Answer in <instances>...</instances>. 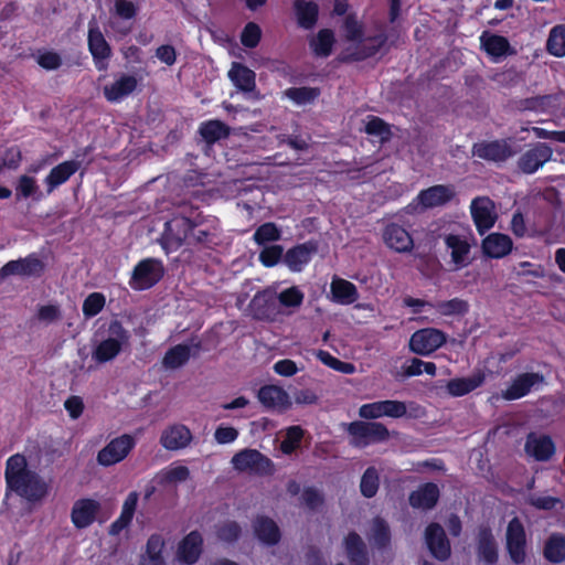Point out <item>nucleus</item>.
<instances>
[{
    "mask_svg": "<svg viewBox=\"0 0 565 565\" xmlns=\"http://www.w3.org/2000/svg\"><path fill=\"white\" fill-rule=\"evenodd\" d=\"M342 547L350 565H370L369 548L358 532L350 531L343 537Z\"/></svg>",
    "mask_w": 565,
    "mask_h": 565,
    "instance_id": "412c9836",
    "label": "nucleus"
},
{
    "mask_svg": "<svg viewBox=\"0 0 565 565\" xmlns=\"http://www.w3.org/2000/svg\"><path fill=\"white\" fill-rule=\"evenodd\" d=\"M259 402L269 408L286 407L288 405V394L286 391L277 385H264L258 391Z\"/></svg>",
    "mask_w": 565,
    "mask_h": 565,
    "instance_id": "c03bdc74",
    "label": "nucleus"
},
{
    "mask_svg": "<svg viewBox=\"0 0 565 565\" xmlns=\"http://www.w3.org/2000/svg\"><path fill=\"white\" fill-rule=\"evenodd\" d=\"M250 306L258 319H269L276 309L274 296L266 291L257 292L252 299Z\"/></svg>",
    "mask_w": 565,
    "mask_h": 565,
    "instance_id": "49530a36",
    "label": "nucleus"
},
{
    "mask_svg": "<svg viewBox=\"0 0 565 565\" xmlns=\"http://www.w3.org/2000/svg\"><path fill=\"white\" fill-rule=\"evenodd\" d=\"M544 375L539 372H524L518 374L510 383V385L502 391V397L505 401L520 399L531 391L544 383Z\"/></svg>",
    "mask_w": 565,
    "mask_h": 565,
    "instance_id": "ddd939ff",
    "label": "nucleus"
},
{
    "mask_svg": "<svg viewBox=\"0 0 565 565\" xmlns=\"http://www.w3.org/2000/svg\"><path fill=\"white\" fill-rule=\"evenodd\" d=\"M100 509V502L95 499H77L71 509V521L77 530L87 529L97 521Z\"/></svg>",
    "mask_w": 565,
    "mask_h": 565,
    "instance_id": "4468645a",
    "label": "nucleus"
},
{
    "mask_svg": "<svg viewBox=\"0 0 565 565\" xmlns=\"http://www.w3.org/2000/svg\"><path fill=\"white\" fill-rule=\"evenodd\" d=\"M139 494L136 491H131L124 501L120 515L110 524L109 534L119 535L122 530L128 527L134 519Z\"/></svg>",
    "mask_w": 565,
    "mask_h": 565,
    "instance_id": "e433bc0d",
    "label": "nucleus"
},
{
    "mask_svg": "<svg viewBox=\"0 0 565 565\" xmlns=\"http://www.w3.org/2000/svg\"><path fill=\"white\" fill-rule=\"evenodd\" d=\"M199 134L207 145H214L230 136V127L218 119H211L200 125Z\"/></svg>",
    "mask_w": 565,
    "mask_h": 565,
    "instance_id": "37998d69",
    "label": "nucleus"
},
{
    "mask_svg": "<svg viewBox=\"0 0 565 565\" xmlns=\"http://www.w3.org/2000/svg\"><path fill=\"white\" fill-rule=\"evenodd\" d=\"M471 216L478 233L483 235L495 223V216L492 213V202L486 198L475 199L471 202Z\"/></svg>",
    "mask_w": 565,
    "mask_h": 565,
    "instance_id": "a878e982",
    "label": "nucleus"
},
{
    "mask_svg": "<svg viewBox=\"0 0 565 565\" xmlns=\"http://www.w3.org/2000/svg\"><path fill=\"white\" fill-rule=\"evenodd\" d=\"M445 245L451 250V262L457 268H462L469 265L471 246L466 238L456 234H448L445 237Z\"/></svg>",
    "mask_w": 565,
    "mask_h": 565,
    "instance_id": "4c0bfd02",
    "label": "nucleus"
},
{
    "mask_svg": "<svg viewBox=\"0 0 565 565\" xmlns=\"http://www.w3.org/2000/svg\"><path fill=\"white\" fill-rule=\"evenodd\" d=\"M486 380L482 372H477L468 377L452 379L447 383V391L451 396H463L480 387Z\"/></svg>",
    "mask_w": 565,
    "mask_h": 565,
    "instance_id": "58836bf2",
    "label": "nucleus"
},
{
    "mask_svg": "<svg viewBox=\"0 0 565 565\" xmlns=\"http://www.w3.org/2000/svg\"><path fill=\"white\" fill-rule=\"evenodd\" d=\"M525 451L537 461H547L555 454V444L547 435L536 437L530 434L525 443Z\"/></svg>",
    "mask_w": 565,
    "mask_h": 565,
    "instance_id": "2f4dec72",
    "label": "nucleus"
},
{
    "mask_svg": "<svg viewBox=\"0 0 565 565\" xmlns=\"http://www.w3.org/2000/svg\"><path fill=\"white\" fill-rule=\"evenodd\" d=\"M232 465L239 472H249L256 476H269L274 470V463L267 456L250 448L236 452L232 458Z\"/></svg>",
    "mask_w": 565,
    "mask_h": 565,
    "instance_id": "0eeeda50",
    "label": "nucleus"
},
{
    "mask_svg": "<svg viewBox=\"0 0 565 565\" xmlns=\"http://www.w3.org/2000/svg\"><path fill=\"white\" fill-rule=\"evenodd\" d=\"M164 273L162 260L143 258L135 265L128 284L136 291L148 290L163 278Z\"/></svg>",
    "mask_w": 565,
    "mask_h": 565,
    "instance_id": "39448f33",
    "label": "nucleus"
},
{
    "mask_svg": "<svg viewBox=\"0 0 565 565\" xmlns=\"http://www.w3.org/2000/svg\"><path fill=\"white\" fill-rule=\"evenodd\" d=\"M242 534V527L236 521H227L217 529V536L226 543L236 542Z\"/></svg>",
    "mask_w": 565,
    "mask_h": 565,
    "instance_id": "e2e57ef3",
    "label": "nucleus"
},
{
    "mask_svg": "<svg viewBox=\"0 0 565 565\" xmlns=\"http://www.w3.org/2000/svg\"><path fill=\"white\" fill-rule=\"evenodd\" d=\"M253 529L255 536L265 545L274 546L281 539L279 526L267 515H257L254 520Z\"/></svg>",
    "mask_w": 565,
    "mask_h": 565,
    "instance_id": "c85d7f7f",
    "label": "nucleus"
},
{
    "mask_svg": "<svg viewBox=\"0 0 565 565\" xmlns=\"http://www.w3.org/2000/svg\"><path fill=\"white\" fill-rule=\"evenodd\" d=\"M380 488V473L373 466L367 467L363 472L360 481V492L366 499L376 495Z\"/></svg>",
    "mask_w": 565,
    "mask_h": 565,
    "instance_id": "8fccbe9b",
    "label": "nucleus"
},
{
    "mask_svg": "<svg viewBox=\"0 0 565 565\" xmlns=\"http://www.w3.org/2000/svg\"><path fill=\"white\" fill-rule=\"evenodd\" d=\"M335 44V35L331 29H321L309 40V47L313 55L318 57H328L331 55Z\"/></svg>",
    "mask_w": 565,
    "mask_h": 565,
    "instance_id": "79ce46f5",
    "label": "nucleus"
},
{
    "mask_svg": "<svg viewBox=\"0 0 565 565\" xmlns=\"http://www.w3.org/2000/svg\"><path fill=\"white\" fill-rule=\"evenodd\" d=\"M391 529L387 522L380 516L374 518L371 533L373 547L381 552L386 551L391 547Z\"/></svg>",
    "mask_w": 565,
    "mask_h": 565,
    "instance_id": "a18cd8bd",
    "label": "nucleus"
},
{
    "mask_svg": "<svg viewBox=\"0 0 565 565\" xmlns=\"http://www.w3.org/2000/svg\"><path fill=\"white\" fill-rule=\"evenodd\" d=\"M297 23L301 29L311 30L319 19V6L315 1L295 0L292 3Z\"/></svg>",
    "mask_w": 565,
    "mask_h": 565,
    "instance_id": "f704fd0d",
    "label": "nucleus"
},
{
    "mask_svg": "<svg viewBox=\"0 0 565 565\" xmlns=\"http://www.w3.org/2000/svg\"><path fill=\"white\" fill-rule=\"evenodd\" d=\"M332 301L339 305L349 306L359 299L356 286L343 278L334 277L330 285Z\"/></svg>",
    "mask_w": 565,
    "mask_h": 565,
    "instance_id": "c9c22d12",
    "label": "nucleus"
},
{
    "mask_svg": "<svg viewBox=\"0 0 565 565\" xmlns=\"http://www.w3.org/2000/svg\"><path fill=\"white\" fill-rule=\"evenodd\" d=\"M87 45L95 67L99 72L107 71L113 54L111 46L94 19L88 23Z\"/></svg>",
    "mask_w": 565,
    "mask_h": 565,
    "instance_id": "6e6552de",
    "label": "nucleus"
},
{
    "mask_svg": "<svg viewBox=\"0 0 565 565\" xmlns=\"http://www.w3.org/2000/svg\"><path fill=\"white\" fill-rule=\"evenodd\" d=\"M385 245L396 253H408L414 247L412 235L406 228L396 223H390L383 231Z\"/></svg>",
    "mask_w": 565,
    "mask_h": 565,
    "instance_id": "4be33fe9",
    "label": "nucleus"
},
{
    "mask_svg": "<svg viewBox=\"0 0 565 565\" xmlns=\"http://www.w3.org/2000/svg\"><path fill=\"white\" fill-rule=\"evenodd\" d=\"M318 252V243L313 239L297 244L284 255V264L294 273H300Z\"/></svg>",
    "mask_w": 565,
    "mask_h": 565,
    "instance_id": "a211bd4d",
    "label": "nucleus"
},
{
    "mask_svg": "<svg viewBox=\"0 0 565 565\" xmlns=\"http://www.w3.org/2000/svg\"><path fill=\"white\" fill-rule=\"evenodd\" d=\"M439 497L438 486L434 482H426L409 493L408 502L412 508L426 511L436 507Z\"/></svg>",
    "mask_w": 565,
    "mask_h": 565,
    "instance_id": "bb28decb",
    "label": "nucleus"
},
{
    "mask_svg": "<svg viewBox=\"0 0 565 565\" xmlns=\"http://www.w3.org/2000/svg\"><path fill=\"white\" fill-rule=\"evenodd\" d=\"M44 271L43 262L32 253L24 258L9 260L0 268V279L9 276H41Z\"/></svg>",
    "mask_w": 565,
    "mask_h": 565,
    "instance_id": "f3484780",
    "label": "nucleus"
},
{
    "mask_svg": "<svg viewBox=\"0 0 565 565\" xmlns=\"http://www.w3.org/2000/svg\"><path fill=\"white\" fill-rule=\"evenodd\" d=\"M543 557L552 564L565 562V534L554 532L548 535L543 545Z\"/></svg>",
    "mask_w": 565,
    "mask_h": 565,
    "instance_id": "ea45409f",
    "label": "nucleus"
},
{
    "mask_svg": "<svg viewBox=\"0 0 565 565\" xmlns=\"http://www.w3.org/2000/svg\"><path fill=\"white\" fill-rule=\"evenodd\" d=\"M371 42L370 45H359L355 50L342 57L343 62H360L375 56L387 43L388 36L383 31L366 38Z\"/></svg>",
    "mask_w": 565,
    "mask_h": 565,
    "instance_id": "c756f323",
    "label": "nucleus"
},
{
    "mask_svg": "<svg viewBox=\"0 0 565 565\" xmlns=\"http://www.w3.org/2000/svg\"><path fill=\"white\" fill-rule=\"evenodd\" d=\"M36 317L42 322L52 323L62 318V312L57 305H43L39 307Z\"/></svg>",
    "mask_w": 565,
    "mask_h": 565,
    "instance_id": "338daca9",
    "label": "nucleus"
},
{
    "mask_svg": "<svg viewBox=\"0 0 565 565\" xmlns=\"http://www.w3.org/2000/svg\"><path fill=\"white\" fill-rule=\"evenodd\" d=\"M262 29L256 22H247L241 32V43L246 49H255L262 40Z\"/></svg>",
    "mask_w": 565,
    "mask_h": 565,
    "instance_id": "13d9d810",
    "label": "nucleus"
},
{
    "mask_svg": "<svg viewBox=\"0 0 565 565\" xmlns=\"http://www.w3.org/2000/svg\"><path fill=\"white\" fill-rule=\"evenodd\" d=\"M38 64L45 71H55L62 65V57L57 52L44 51L38 55Z\"/></svg>",
    "mask_w": 565,
    "mask_h": 565,
    "instance_id": "69168bd1",
    "label": "nucleus"
},
{
    "mask_svg": "<svg viewBox=\"0 0 565 565\" xmlns=\"http://www.w3.org/2000/svg\"><path fill=\"white\" fill-rule=\"evenodd\" d=\"M546 50L553 56H565V24L552 28L546 41Z\"/></svg>",
    "mask_w": 565,
    "mask_h": 565,
    "instance_id": "3c124183",
    "label": "nucleus"
},
{
    "mask_svg": "<svg viewBox=\"0 0 565 565\" xmlns=\"http://www.w3.org/2000/svg\"><path fill=\"white\" fill-rule=\"evenodd\" d=\"M203 536L198 530L191 531L179 543L178 558L188 565L196 563L203 552Z\"/></svg>",
    "mask_w": 565,
    "mask_h": 565,
    "instance_id": "5701e85b",
    "label": "nucleus"
},
{
    "mask_svg": "<svg viewBox=\"0 0 565 565\" xmlns=\"http://www.w3.org/2000/svg\"><path fill=\"white\" fill-rule=\"evenodd\" d=\"M235 87L244 93H250L256 87V74L241 62H233L227 73Z\"/></svg>",
    "mask_w": 565,
    "mask_h": 565,
    "instance_id": "72a5a7b5",
    "label": "nucleus"
},
{
    "mask_svg": "<svg viewBox=\"0 0 565 565\" xmlns=\"http://www.w3.org/2000/svg\"><path fill=\"white\" fill-rule=\"evenodd\" d=\"M552 148L543 142H537L527 149L518 160V168L526 174H532L551 160Z\"/></svg>",
    "mask_w": 565,
    "mask_h": 565,
    "instance_id": "6ab92c4d",
    "label": "nucleus"
},
{
    "mask_svg": "<svg viewBox=\"0 0 565 565\" xmlns=\"http://www.w3.org/2000/svg\"><path fill=\"white\" fill-rule=\"evenodd\" d=\"M526 502L529 505L542 511H552L558 505L562 507V500L552 495L530 494Z\"/></svg>",
    "mask_w": 565,
    "mask_h": 565,
    "instance_id": "052dcab7",
    "label": "nucleus"
},
{
    "mask_svg": "<svg viewBox=\"0 0 565 565\" xmlns=\"http://www.w3.org/2000/svg\"><path fill=\"white\" fill-rule=\"evenodd\" d=\"M476 554L478 561L486 565H494L499 561V548L492 529L481 524L476 535Z\"/></svg>",
    "mask_w": 565,
    "mask_h": 565,
    "instance_id": "2eb2a0df",
    "label": "nucleus"
},
{
    "mask_svg": "<svg viewBox=\"0 0 565 565\" xmlns=\"http://www.w3.org/2000/svg\"><path fill=\"white\" fill-rule=\"evenodd\" d=\"M446 343L445 332L435 328L415 331L409 339V349L418 355H429Z\"/></svg>",
    "mask_w": 565,
    "mask_h": 565,
    "instance_id": "9b49d317",
    "label": "nucleus"
},
{
    "mask_svg": "<svg viewBox=\"0 0 565 565\" xmlns=\"http://www.w3.org/2000/svg\"><path fill=\"white\" fill-rule=\"evenodd\" d=\"M305 436V429L299 425L290 426L286 429L285 438L280 443V450L285 455L294 454L301 445Z\"/></svg>",
    "mask_w": 565,
    "mask_h": 565,
    "instance_id": "603ef678",
    "label": "nucleus"
},
{
    "mask_svg": "<svg viewBox=\"0 0 565 565\" xmlns=\"http://www.w3.org/2000/svg\"><path fill=\"white\" fill-rule=\"evenodd\" d=\"M341 28L347 41L356 42L359 44L364 41V25L358 19L356 13L352 12L347 14Z\"/></svg>",
    "mask_w": 565,
    "mask_h": 565,
    "instance_id": "de8ad7c7",
    "label": "nucleus"
},
{
    "mask_svg": "<svg viewBox=\"0 0 565 565\" xmlns=\"http://www.w3.org/2000/svg\"><path fill=\"white\" fill-rule=\"evenodd\" d=\"M106 305L104 294L95 291L89 294L83 302V315L85 318H93L100 313Z\"/></svg>",
    "mask_w": 565,
    "mask_h": 565,
    "instance_id": "4d7b16f0",
    "label": "nucleus"
},
{
    "mask_svg": "<svg viewBox=\"0 0 565 565\" xmlns=\"http://www.w3.org/2000/svg\"><path fill=\"white\" fill-rule=\"evenodd\" d=\"M350 445L355 448H365L369 445L382 443L388 439L387 427L379 422L355 420L348 425Z\"/></svg>",
    "mask_w": 565,
    "mask_h": 565,
    "instance_id": "20e7f679",
    "label": "nucleus"
},
{
    "mask_svg": "<svg viewBox=\"0 0 565 565\" xmlns=\"http://www.w3.org/2000/svg\"><path fill=\"white\" fill-rule=\"evenodd\" d=\"M33 198L35 201H40L43 198L42 192L39 189V185L33 177L23 174L18 179V184L15 186V199L19 201L21 199Z\"/></svg>",
    "mask_w": 565,
    "mask_h": 565,
    "instance_id": "09e8293b",
    "label": "nucleus"
},
{
    "mask_svg": "<svg viewBox=\"0 0 565 565\" xmlns=\"http://www.w3.org/2000/svg\"><path fill=\"white\" fill-rule=\"evenodd\" d=\"M129 331L119 320H111L107 328V338L96 345L93 351V359L97 363L109 362L122 351L124 347L129 344Z\"/></svg>",
    "mask_w": 565,
    "mask_h": 565,
    "instance_id": "7ed1b4c3",
    "label": "nucleus"
},
{
    "mask_svg": "<svg viewBox=\"0 0 565 565\" xmlns=\"http://www.w3.org/2000/svg\"><path fill=\"white\" fill-rule=\"evenodd\" d=\"M192 348L194 349V355H196L202 348L201 341H198L192 347L180 343L171 347L162 359V364L167 369L175 370L188 363L192 355Z\"/></svg>",
    "mask_w": 565,
    "mask_h": 565,
    "instance_id": "7c9ffc66",
    "label": "nucleus"
},
{
    "mask_svg": "<svg viewBox=\"0 0 565 565\" xmlns=\"http://www.w3.org/2000/svg\"><path fill=\"white\" fill-rule=\"evenodd\" d=\"M4 479L8 489L32 503L42 501L50 491L44 478L28 468L26 458L22 454H14L7 459Z\"/></svg>",
    "mask_w": 565,
    "mask_h": 565,
    "instance_id": "f03ea898",
    "label": "nucleus"
},
{
    "mask_svg": "<svg viewBox=\"0 0 565 565\" xmlns=\"http://www.w3.org/2000/svg\"><path fill=\"white\" fill-rule=\"evenodd\" d=\"M406 414V404L396 399H385L363 404L359 409V415L364 419H377L384 416L391 418H402Z\"/></svg>",
    "mask_w": 565,
    "mask_h": 565,
    "instance_id": "f8f14e48",
    "label": "nucleus"
},
{
    "mask_svg": "<svg viewBox=\"0 0 565 565\" xmlns=\"http://www.w3.org/2000/svg\"><path fill=\"white\" fill-rule=\"evenodd\" d=\"M456 191L451 184H436L422 190L416 200L424 209H434L443 206L452 201Z\"/></svg>",
    "mask_w": 565,
    "mask_h": 565,
    "instance_id": "aec40b11",
    "label": "nucleus"
},
{
    "mask_svg": "<svg viewBox=\"0 0 565 565\" xmlns=\"http://www.w3.org/2000/svg\"><path fill=\"white\" fill-rule=\"evenodd\" d=\"M435 308L443 316H465L469 311V303L460 298H452L437 302Z\"/></svg>",
    "mask_w": 565,
    "mask_h": 565,
    "instance_id": "5fc2aeb1",
    "label": "nucleus"
},
{
    "mask_svg": "<svg viewBox=\"0 0 565 565\" xmlns=\"http://www.w3.org/2000/svg\"><path fill=\"white\" fill-rule=\"evenodd\" d=\"M425 543L430 554L438 561H447L451 554L450 542L444 527L436 522L427 525L425 530Z\"/></svg>",
    "mask_w": 565,
    "mask_h": 565,
    "instance_id": "dca6fc26",
    "label": "nucleus"
},
{
    "mask_svg": "<svg viewBox=\"0 0 565 565\" xmlns=\"http://www.w3.org/2000/svg\"><path fill=\"white\" fill-rule=\"evenodd\" d=\"M516 153L510 139L480 141L472 146V156L491 162H504Z\"/></svg>",
    "mask_w": 565,
    "mask_h": 565,
    "instance_id": "9d476101",
    "label": "nucleus"
},
{
    "mask_svg": "<svg viewBox=\"0 0 565 565\" xmlns=\"http://www.w3.org/2000/svg\"><path fill=\"white\" fill-rule=\"evenodd\" d=\"M136 446V439L129 434H122L111 439L102 448L96 457L98 465L110 467L122 461Z\"/></svg>",
    "mask_w": 565,
    "mask_h": 565,
    "instance_id": "1a4fd4ad",
    "label": "nucleus"
},
{
    "mask_svg": "<svg viewBox=\"0 0 565 565\" xmlns=\"http://www.w3.org/2000/svg\"><path fill=\"white\" fill-rule=\"evenodd\" d=\"M81 168V162L77 160H66L51 169L44 179L46 193L51 194L60 185L67 182Z\"/></svg>",
    "mask_w": 565,
    "mask_h": 565,
    "instance_id": "393cba45",
    "label": "nucleus"
},
{
    "mask_svg": "<svg viewBox=\"0 0 565 565\" xmlns=\"http://www.w3.org/2000/svg\"><path fill=\"white\" fill-rule=\"evenodd\" d=\"M221 244L220 220L204 215L198 206H184L164 223L161 246L167 253L183 245L214 250Z\"/></svg>",
    "mask_w": 565,
    "mask_h": 565,
    "instance_id": "f257e3e1",
    "label": "nucleus"
},
{
    "mask_svg": "<svg viewBox=\"0 0 565 565\" xmlns=\"http://www.w3.org/2000/svg\"><path fill=\"white\" fill-rule=\"evenodd\" d=\"M305 295L303 292L297 287L292 286L287 289H284L278 295V300L281 306L287 308H297L300 307L303 302Z\"/></svg>",
    "mask_w": 565,
    "mask_h": 565,
    "instance_id": "680f3d73",
    "label": "nucleus"
},
{
    "mask_svg": "<svg viewBox=\"0 0 565 565\" xmlns=\"http://www.w3.org/2000/svg\"><path fill=\"white\" fill-rule=\"evenodd\" d=\"M513 241L503 233H490L482 239L481 249L486 257L500 259L511 253Z\"/></svg>",
    "mask_w": 565,
    "mask_h": 565,
    "instance_id": "b1692460",
    "label": "nucleus"
},
{
    "mask_svg": "<svg viewBox=\"0 0 565 565\" xmlns=\"http://www.w3.org/2000/svg\"><path fill=\"white\" fill-rule=\"evenodd\" d=\"M281 237V231L279 227L273 223L267 222L258 226L253 235V238L256 244L265 245L268 242L279 241Z\"/></svg>",
    "mask_w": 565,
    "mask_h": 565,
    "instance_id": "6e6d98bb",
    "label": "nucleus"
},
{
    "mask_svg": "<svg viewBox=\"0 0 565 565\" xmlns=\"http://www.w3.org/2000/svg\"><path fill=\"white\" fill-rule=\"evenodd\" d=\"M365 132L370 136H377L382 139H387L391 136V128L382 118L372 116L366 122Z\"/></svg>",
    "mask_w": 565,
    "mask_h": 565,
    "instance_id": "0e129e2a",
    "label": "nucleus"
},
{
    "mask_svg": "<svg viewBox=\"0 0 565 565\" xmlns=\"http://www.w3.org/2000/svg\"><path fill=\"white\" fill-rule=\"evenodd\" d=\"M192 440L190 429L182 424H174L167 427L160 436V444L167 450H179L185 448Z\"/></svg>",
    "mask_w": 565,
    "mask_h": 565,
    "instance_id": "cd10ccee",
    "label": "nucleus"
},
{
    "mask_svg": "<svg viewBox=\"0 0 565 565\" xmlns=\"http://www.w3.org/2000/svg\"><path fill=\"white\" fill-rule=\"evenodd\" d=\"M284 248L281 245L265 246L259 253V262L265 267H274L280 260L284 262Z\"/></svg>",
    "mask_w": 565,
    "mask_h": 565,
    "instance_id": "bf43d9fd",
    "label": "nucleus"
},
{
    "mask_svg": "<svg viewBox=\"0 0 565 565\" xmlns=\"http://www.w3.org/2000/svg\"><path fill=\"white\" fill-rule=\"evenodd\" d=\"M480 40L486 53L494 58H500L514 53L509 40L503 35H487V33L484 32L480 36Z\"/></svg>",
    "mask_w": 565,
    "mask_h": 565,
    "instance_id": "a19ab883",
    "label": "nucleus"
},
{
    "mask_svg": "<svg viewBox=\"0 0 565 565\" xmlns=\"http://www.w3.org/2000/svg\"><path fill=\"white\" fill-rule=\"evenodd\" d=\"M138 81L134 75H121L110 85L104 86L103 93L109 103H117L129 96L137 88Z\"/></svg>",
    "mask_w": 565,
    "mask_h": 565,
    "instance_id": "473e14b6",
    "label": "nucleus"
},
{
    "mask_svg": "<svg viewBox=\"0 0 565 565\" xmlns=\"http://www.w3.org/2000/svg\"><path fill=\"white\" fill-rule=\"evenodd\" d=\"M320 93L318 87H289L285 90V96L297 105H306L317 99Z\"/></svg>",
    "mask_w": 565,
    "mask_h": 565,
    "instance_id": "864d4df0",
    "label": "nucleus"
},
{
    "mask_svg": "<svg viewBox=\"0 0 565 565\" xmlns=\"http://www.w3.org/2000/svg\"><path fill=\"white\" fill-rule=\"evenodd\" d=\"M164 547V541L159 534H152L147 541L146 553L148 558H163L162 551Z\"/></svg>",
    "mask_w": 565,
    "mask_h": 565,
    "instance_id": "774afa93",
    "label": "nucleus"
},
{
    "mask_svg": "<svg viewBox=\"0 0 565 565\" xmlns=\"http://www.w3.org/2000/svg\"><path fill=\"white\" fill-rule=\"evenodd\" d=\"M505 551L514 565H522L527 558V535L523 522L513 516L505 530Z\"/></svg>",
    "mask_w": 565,
    "mask_h": 565,
    "instance_id": "423d86ee",
    "label": "nucleus"
}]
</instances>
